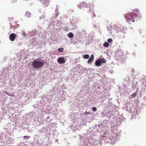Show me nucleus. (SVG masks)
Here are the masks:
<instances>
[{"label": "nucleus", "mask_w": 146, "mask_h": 146, "mask_svg": "<svg viewBox=\"0 0 146 146\" xmlns=\"http://www.w3.org/2000/svg\"><path fill=\"white\" fill-rule=\"evenodd\" d=\"M137 12H138L139 11V10H137V11H136Z\"/></svg>", "instance_id": "23"}, {"label": "nucleus", "mask_w": 146, "mask_h": 146, "mask_svg": "<svg viewBox=\"0 0 146 146\" xmlns=\"http://www.w3.org/2000/svg\"><path fill=\"white\" fill-rule=\"evenodd\" d=\"M27 14H29V13L28 12H27Z\"/></svg>", "instance_id": "24"}, {"label": "nucleus", "mask_w": 146, "mask_h": 146, "mask_svg": "<svg viewBox=\"0 0 146 146\" xmlns=\"http://www.w3.org/2000/svg\"><path fill=\"white\" fill-rule=\"evenodd\" d=\"M81 6L83 7H88L89 4L86 3L85 2H83L81 4Z\"/></svg>", "instance_id": "7"}, {"label": "nucleus", "mask_w": 146, "mask_h": 146, "mask_svg": "<svg viewBox=\"0 0 146 146\" xmlns=\"http://www.w3.org/2000/svg\"><path fill=\"white\" fill-rule=\"evenodd\" d=\"M23 35L24 36H25L26 35V34H25V33H23Z\"/></svg>", "instance_id": "21"}, {"label": "nucleus", "mask_w": 146, "mask_h": 146, "mask_svg": "<svg viewBox=\"0 0 146 146\" xmlns=\"http://www.w3.org/2000/svg\"><path fill=\"white\" fill-rule=\"evenodd\" d=\"M58 13H57L56 15V17L57 16H58Z\"/></svg>", "instance_id": "20"}, {"label": "nucleus", "mask_w": 146, "mask_h": 146, "mask_svg": "<svg viewBox=\"0 0 146 146\" xmlns=\"http://www.w3.org/2000/svg\"><path fill=\"white\" fill-rule=\"evenodd\" d=\"M95 64L96 66H101V62L100 60H96L95 62Z\"/></svg>", "instance_id": "6"}, {"label": "nucleus", "mask_w": 146, "mask_h": 146, "mask_svg": "<svg viewBox=\"0 0 146 146\" xmlns=\"http://www.w3.org/2000/svg\"><path fill=\"white\" fill-rule=\"evenodd\" d=\"M23 137L24 138H30V137L29 136H24Z\"/></svg>", "instance_id": "18"}, {"label": "nucleus", "mask_w": 146, "mask_h": 146, "mask_svg": "<svg viewBox=\"0 0 146 146\" xmlns=\"http://www.w3.org/2000/svg\"><path fill=\"white\" fill-rule=\"evenodd\" d=\"M42 2H43L44 5V4H46V5H48L49 2V0H42Z\"/></svg>", "instance_id": "8"}, {"label": "nucleus", "mask_w": 146, "mask_h": 146, "mask_svg": "<svg viewBox=\"0 0 146 146\" xmlns=\"http://www.w3.org/2000/svg\"><path fill=\"white\" fill-rule=\"evenodd\" d=\"M33 67L35 69H39L44 65V63L39 58L35 59L32 62Z\"/></svg>", "instance_id": "2"}, {"label": "nucleus", "mask_w": 146, "mask_h": 146, "mask_svg": "<svg viewBox=\"0 0 146 146\" xmlns=\"http://www.w3.org/2000/svg\"><path fill=\"white\" fill-rule=\"evenodd\" d=\"M78 7H79L80 8V7H81V5H78Z\"/></svg>", "instance_id": "22"}, {"label": "nucleus", "mask_w": 146, "mask_h": 146, "mask_svg": "<svg viewBox=\"0 0 146 146\" xmlns=\"http://www.w3.org/2000/svg\"><path fill=\"white\" fill-rule=\"evenodd\" d=\"M137 94L136 93H134L131 96V97L132 98H134L137 95Z\"/></svg>", "instance_id": "10"}, {"label": "nucleus", "mask_w": 146, "mask_h": 146, "mask_svg": "<svg viewBox=\"0 0 146 146\" xmlns=\"http://www.w3.org/2000/svg\"><path fill=\"white\" fill-rule=\"evenodd\" d=\"M104 46L105 47H108L109 45V43L107 42H105L104 43Z\"/></svg>", "instance_id": "13"}, {"label": "nucleus", "mask_w": 146, "mask_h": 146, "mask_svg": "<svg viewBox=\"0 0 146 146\" xmlns=\"http://www.w3.org/2000/svg\"><path fill=\"white\" fill-rule=\"evenodd\" d=\"M89 57V55L88 54H86L84 56L83 58L84 59H88Z\"/></svg>", "instance_id": "11"}, {"label": "nucleus", "mask_w": 146, "mask_h": 146, "mask_svg": "<svg viewBox=\"0 0 146 146\" xmlns=\"http://www.w3.org/2000/svg\"><path fill=\"white\" fill-rule=\"evenodd\" d=\"M57 62L60 64H63L65 62L66 60L64 59V58L62 57H60L58 59Z\"/></svg>", "instance_id": "3"}, {"label": "nucleus", "mask_w": 146, "mask_h": 146, "mask_svg": "<svg viewBox=\"0 0 146 146\" xmlns=\"http://www.w3.org/2000/svg\"><path fill=\"white\" fill-rule=\"evenodd\" d=\"M118 57H119V59H118L119 60H123V56H119Z\"/></svg>", "instance_id": "16"}, {"label": "nucleus", "mask_w": 146, "mask_h": 146, "mask_svg": "<svg viewBox=\"0 0 146 146\" xmlns=\"http://www.w3.org/2000/svg\"><path fill=\"white\" fill-rule=\"evenodd\" d=\"M28 17H29V16H27Z\"/></svg>", "instance_id": "25"}, {"label": "nucleus", "mask_w": 146, "mask_h": 146, "mask_svg": "<svg viewBox=\"0 0 146 146\" xmlns=\"http://www.w3.org/2000/svg\"><path fill=\"white\" fill-rule=\"evenodd\" d=\"M74 36V34L70 32L68 34V36L70 38H72Z\"/></svg>", "instance_id": "9"}, {"label": "nucleus", "mask_w": 146, "mask_h": 146, "mask_svg": "<svg viewBox=\"0 0 146 146\" xmlns=\"http://www.w3.org/2000/svg\"><path fill=\"white\" fill-rule=\"evenodd\" d=\"M93 111L94 112L96 111L97 110L96 108L95 107H93L92 108Z\"/></svg>", "instance_id": "15"}, {"label": "nucleus", "mask_w": 146, "mask_h": 146, "mask_svg": "<svg viewBox=\"0 0 146 146\" xmlns=\"http://www.w3.org/2000/svg\"><path fill=\"white\" fill-rule=\"evenodd\" d=\"M84 114H90L88 112H87L86 111H85L84 113Z\"/></svg>", "instance_id": "19"}, {"label": "nucleus", "mask_w": 146, "mask_h": 146, "mask_svg": "<svg viewBox=\"0 0 146 146\" xmlns=\"http://www.w3.org/2000/svg\"><path fill=\"white\" fill-rule=\"evenodd\" d=\"M94 55H91L90 56V58L88 60V64H89L92 62L94 60Z\"/></svg>", "instance_id": "5"}, {"label": "nucleus", "mask_w": 146, "mask_h": 146, "mask_svg": "<svg viewBox=\"0 0 146 146\" xmlns=\"http://www.w3.org/2000/svg\"><path fill=\"white\" fill-rule=\"evenodd\" d=\"M112 39H111V38H109L108 39V41L109 42H111L112 41Z\"/></svg>", "instance_id": "17"}, {"label": "nucleus", "mask_w": 146, "mask_h": 146, "mask_svg": "<svg viewBox=\"0 0 146 146\" xmlns=\"http://www.w3.org/2000/svg\"><path fill=\"white\" fill-rule=\"evenodd\" d=\"M141 14L139 13H129L126 14L125 15V18L127 19V21L129 22H134L135 21L134 18L138 17H140Z\"/></svg>", "instance_id": "1"}, {"label": "nucleus", "mask_w": 146, "mask_h": 146, "mask_svg": "<svg viewBox=\"0 0 146 146\" xmlns=\"http://www.w3.org/2000/svg\"><path fill=\"white\" fill-rule=\"evenodd\" d=\"M100 60L102 63H105L106 61V60L104 58H101Z\"/></svg>", "instance_id": "12"}, {"label": "nucleus", "mask_w": 146, "mask_h": 146, "mask_svg": "<svg viewBox=\"0 0 146 146\" xmlns=\"http://www.w3.org/2000/svg\"><path fill=\"white\" fill-rule=\"evenodd\" d=\"M58 50L59 52H62L64 50V48H60L58 49Z\"/></svg>", "instance_id": "14"}, {"label": "nucleus", "mask_w": 146, "mask_h": 146, "mask_svg": "<svg viewBox=\"0 0 146 146\" xmlns=\"http://www.w3.org/2000/svg\"><path fill=\"white\" fill-rule=\"evenodd\" d=\"M16 35L14 33H11L9 36V38L10 40L12 41H14L15 38H16Z\"/></svg>", "instance_id": "4"}]
</instances>
